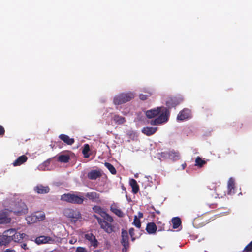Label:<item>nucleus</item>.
I'll list each match as a JSON object with an SVG mask.
<instances>
[{"mask_svg": "<svg viewBox=\"0 0 252 252\" xmlns=\"http://www.w3.org/2000/svg\"><path fill=\"white\" fill-rule=\"evenodd\" d=\"M146 115L149 118L157 117L150 121L151 125H159L168 121L169 111L165 107H158L147 111Z\"/></svg>", "mask_w": 252, "mask_h": 252, "instance_id": "f257e3e1", "label": "nucleus"}, {"mask_svg": "<svg viewBox=\"0 0 252 252\" xmlns=\"http://www.w3.org/2000/svg\"><path fill=\"white\" fill-rule=\"evenodd\" d=\"M94 216L96 219L101 228L103 229L105 232L107 233H111L115 231V227L112 224L114 220L111 216L109 215V217L111 219L110 220H108L106 217L101 219L96 215H94Z\"/></svg>", "mask_w": 252, "mask_h": 252, "instance_id": "f03ea898", "label": "nucleus"}, {"mask_svg": "<svg viewBox=\"0 0 252 252\" xmlns=\"http://www.w3.org/2000/svg\"><path fill=\"white\" fill-rule=\"evenodd\" d=\"M84 199L83 196L75 194H64L61 196V200L72 203L81 204Z\"/></svg>", "mask_w": 252, "mask_h": 252, "instance_id": "7ed1b4c3", "label": "nucleus"}, {"mask_svg": "<svg viewBox=\"0 0 252 252\" xmlns=\"http://www.w3.org/2000/svg\"><path fill=\"white\" fill-rule=\"evenodd\" d=\"M7 233L9 235V237L10 238L11 241H13L15 242L22 241L26 236L25 233L18 232L15 229L7 230Z\"/></svg>", "mask_w": 252, "mask_h": 252, "instance_id": "20e7f679", "label": "nucleus"}, {"mask_svg": "<svg viewBox=\"0 0 252 252\" xmlns=\"http://www.w3.org/2000/svg\"><path fill=\"white\" fill-rule=\"evenodd\" d=\"M134 94L132 93L122 94L116 96L114 99V103L116 105H120L126 103L134 97Z\"/></svg>", "mask_w": 252, "mask_h": 252, "instance_id": "39448f33", "label": "nucleus"}, {"mask_svg": "<svg viewBox=\"0 0 252 252\" xmlns=\"http://www.w3.org/2000/svg\"><path fill=\"white\" fill-rule=\"evenodd\" d=\"M57 241L58 239L55 236L50 237L43 235L37 237L35 239L36 243L38 245L46 243L53 244Z\"/></svg>", "mask_w": 252, "mask_h": 252, "instance_id": "423d86ee", "label": "nucleus"}, {"mask_svg": "<svg viewBox=\"0 0 252 252\" xmlns=\"http://www.w3.org/2000/svg\"><path fill=\"white\" fill-rule=\"evenodd\" d=\"M27 210L26 204L24 202H20L15 204L11 211L16 215H22L26 214Z\"/></svg>", "mask_w": 252, "mask_h": 252, "instance_id": "0eeeda50", "label": "nucleus"}, {"mask_svg": "<svg viewBox=\"0 0 252 252\" xmlns=\"http://www.w3.org/2000/svg\"><path fill=\"white\" fill-rule=\"evenodd\" d=\"M64 215L71 219L72 221H76L80 217V212L77 210L67 208L64 211Z\"/></svg>", "mask_w": 252, "mask_h": 252, "instance_id": "6e6552de", "label": "nucleus"}, {"mask_svg": "<svg viewBox=\"0 0 252 252\" xmlns=\"http://www.w3.org/2000/svg\"><path fill=\"white\" fill-rule=\"evenodd\" d=\"M11 211L5 210L0 212V223H7L11 220L10 213Z\"/></svg>", "mask_w": 252, "mask_h": 252, "instance_id": "1a4fd4ad", "label": "nucleus"}, {"mask_svg": "<svg viewBox=\"0 0 252 252\" xmlns=\"http://www.w3.org/2000/svg\"><path fill=\"white\" fill-rule=\"evenodd\" d=\"M85 238L88 241L91 246H93L94 248H96L98 246V242L96 239L95 236L92 233H89L86 234L85 235Z\"/></svg>", "mask_w": 252, "mask_h": 252, "instance_id": "9d476101", "label": "nucleus"}, {"mask_svg": "<svg viewBox=\"0 0 252 252\" xmlns=\"http://www.w3.org/2000/svg\"><path fill=\"white\" fill-rule=\"evenodd\" d=\"M85 196L93 202L96 203L101 202V200L99 199V195L95 192H88L86 193Z\"/></svg>", "mask_w": 252, "mask_h": 252, "instance_id": "9b49d317", "label": "nucleus"}, {"mask_svg": "<svg viewBox=\"0 0 252 252\" xmlns=\"http://www.w3.org/2000/svg\"><path fill=\"white\" fill-rule=\"evenodd\" d=\"M93 211L98 214H99L102 218L106 217L107 220H111V218L109 217V215L106 213L103 209L99 206H94L93 208Z\"/></svg>", "mask_w": 252, "mask_h": 252, "instance_id": "f8f14e48", "label": "nucleus"}, {"mask_svg": "<svg viewBox=\"0 0 252 252\" xmlns=\"http://www.w3.org/2000/svg\"><path fill=\"white\" fill-rule=\"evenodd\" d=\"M10 238L7 233V230L3 232L2 236H0V245L1 246H6L11 242Z\"/></svg>", "mask_w": 252, "mask_h": 252, "instance_id": "ddd939ff", "label": "nucleus"}, {"mask_svg": "<svg viewBox=\"0 0 252 252\" xmlns=\"http://www.w3.org/2000/svg\"><path fill=\"white\" fill-rule=\"evenodd\" d=\"M190 117V111L189 109H184L180 112L177 116V119L179 120H184Z\"/></svg>", "mask_w": 252, "mask_h": 252, "instance_id": "4468645a", "label": "nucleus"}, {"mask_svg": "<svg viewBox=\"0 0 252 252\" xmlns=\"http://www.w3.org/2000/svg\"><path fill=\"white\" fill-rule=\"evenodd\" d=\"M34 190L39 194H44L49 191V188L47 186L37 185L35 187Z\"/></svg>", "mask_w": 252, "mask_h": 252, "instance_id": "2eb2a0df", "label": "nucleus"}, {"mask_svg": "<svg viewBox=\"0 0 252 252\" xmlns=\"http://www.w3.org/2000/svg\"><path fill=\"white\" fill-rule=\"evenodd\" d=\"M122 244L126 249L128 247V234L126 231H123L122 232Z\"/></svg>", "mask_w": 252, "mask_h": 252, "instance_id": "dca6fc26", "label": "nucleus"}, {"mask_svg": "<svg viewBox=\"0 0 252 252\" xmlns=\"http://www.w3.org/2000/svg\"><path fill=\"white\" fill-rule=\"evenodd\" d=\"M157 130V127H146L143 128L142 132L147 136H150L154 134Z\"/></svg>", "mask_w": 252, "mask_h": 252, "instance_id": "f3484780", "label": "nucleus"}, {"mask_svg": "<svg viewBox=\"0 0 252 252\" xmlns=\"http://www.w3.org/2000/svg\"><path fill=\"white\" fill-rule=\"evenodd\" d=\"M28 158L25 155H22L20 157H19L13 163V166H19L23 164V163L25 162Z\"/></svg>", "mask_w": 252, "mask_h": 252, "instance_id": "a211bd4d", "label": "nucleus"}, {"mask_svg": "<svg viewBox=\"0 0 252 252\" xmlns=\"http://www.w3.org/2000/svg\"><path fill=\"white\" fill-rule=\"evenodd\" d=\"M235 186V180L233 178H230L227 184V188L228 190V193L229 194H232L234 193V191H232L234 189Z\"/></svg>", "mask_w": 252, "mask_h": 252, "instance_id": "6ab92c4d", "label": "nucleus"}, {"mask_svg": "<svg viewBox=\"0 0 252 252\" xmlns=\"http://www.w3.org/2000/svg\"><path fill=\"white\" fill-rule=\"evenodd\" d=\"M157 226L153 222L148 223L146 227V230L149 234H154L157 230Z\"/></svg>", "mask_w": 252, "mask_h": 252, "instance_id": "aec40b11", "label": "nucleus"}, {"mask_svg": "<svg viewBox=\"0 0 252 252\" xmlns=\"http://www.w3.org/2000/svg\"><path fill=\"white\" fill-rule=\"evenodd\" d=\"M60 138L64 143L68 145H72L74 142V139L70 138L69 136L64 134L60 135Z\"/></svg>", "mask_w": 252, "mask_h": 252, "instance_id": "412c9836", "label": "nucleus"}, {"mask_svg": "<svg viewBox=\"0 0 252 252\" xmlns=\"http://www.w3.org/2000/svg\"><path fill=\"white\" fill-rule=\"evenodd\" d=\"M101 175L100 173L96 170H93L90 172L88 174V177L91 180H95L99 177Z\"/></svg>", "mask_w": 252, "mask_h": 252, "instance_id": "4be33fe9", "label": "nucleus"}, {"mask_svg": "<svg viewBox=\"0 0 252 252\" xmlns=\"http://www.w3.org/2000/svg\"><path fill=\"white\" fill-rule=\"evenodd\" d=\"M111 211L119 217H122L123 213L115 205H112L110 208Z\"/></svg>", "mask_w": 252, "mask_h": 252, "instance_id": "5701e85b", "label": "nucleus"}, {"mask_svg": "<svg viewBox=\"0 0 252 252\" xmlns=\"http://www.w3.org/2000/svg\"><path fill=\"white\" fill-rule=\"evenodd\" d=\"M130 185L132 188V191L134 193H136L139 190V187L137 185L136 181L134 179H131L130 180Z\"/></svg>", "mask_w": 252, "mask_h": 252, "instance_id": "b1692460", "label": "nucleus"}, {"mask_svg": "<svg viewBox=\"0 0 252 252\" xmlns=\"http://www.w3.org/2000/svg\"><path fill=\"white\" fill-rule=\"evenodd\" d=\"M169 158L173 160H178L180 158L179 154L174 151H170L169 152Z\"/></svg>", "mask_w": 252, "mask_h": 252, "instance_id": "393cba45", "label": "nucleus"}, {"mask_svg": "<svg viewBox=\"0 0 252 252\" xmlns=\"http://www.w3.org/2000/svg\"><path fill=\"white\" fill-rule=\"evenodd\" d=\"M27 222L29 224H32L37 222V220L34 214H32L26 218Z\"/></svg>", "mask_w": 252, "mask_h": 252, "instance_id": "a878e982", "label": "nucleus"}, {"mask_svg": "<svg viewBox=\"0 0 252 252\" xmlns=\"http://www.w3.org/2000/svg\"><path fill=\"white\" fill-rule=\"evenodd\" d=\"M172 222L173 223V227L174 229L177 228L181 224V220L178 217L172 219Z\"/></svg>", "mask_w": 252, "mask_h": 252, "instance_id": "bb28decb", "label": "nucleus"}, {"mask_svg": "<svg viewBox=\"0 0 252 252\" xmlns=\"http://www.w3.org/2000/svg\"><path fill=\"white\" fill-rule=\"evenodd\" d=\"M37 221H40L45 219V215L43 212H38L34 214Z\"/></svg>", "mask_w": 252, "mask_h": 252, "instance_id": "cd10ccee", "label": "nucleus"}, {"mask_svg": "<svg viewBox=\"0 0 252 252\" xmlns=\"http://www.w3.org/2000/svg\"><path fill=\"white\" fill-rule=\"evenodd\" d=\"M69 157L67 155H61L58 157V160L61 162L66 163L69 160Z\"/></svg>", "mask_w": 252, "mask_h": 252, "instance_id": "c85d7f7f", "label": "nucleus"}, {"mask_svg": "<svg viewBox=\"0 0 252 252\" xmlns=\"http://www.w3.org/2000/svg\"><path fill=\"white\" fill-rule=\"evenodd\" d=\"M114 121L118 124H123L125 122V118L121 116L116 115L113 118Z\"/></svg>", "mask_w": 252, "mask_h": 252, "instance_id": "c756f323", "label": "nucleus"}, {"mask_svg": "<svg viewBox=\"0 0 252 252\" xmlns=\"http://www.w3.org/2000/svg\"><path fill=\"white\" fill-rule=\"evenodd\" d=\"M206 163L205 160H202L199 157H197L195 159V165L199 167H202Z\"/></svg>", "mask_w": 252, "mask_h": 252, "instance_id": "7c9ffc66", "label": "nucleus"}, {"mask_svg": "<svg viewBox=\"0 0 252 252\" xmlns=\"http://www.w3.org/2000/svg\"><path fill=\"white\" fill-rule=\"evenodd\" d=\"M105 166L107 167V168L110 171V172L113 174H115L116 173V171L114 167L111 165L109 163H105Z\"/></svg>", "mask_w": 252, "mask_h": 252, "instance_id": "2f4dec72", "label": "nucleus"}, {"mask_svg": "<svg viewBox=\"0 0 252 252\" xmlns=\"http://www.w3.org/2000/svg\"><path fill=\"white\" fill-rule=\"evenodd\" d=\"M90 150L89 146L86 144L84 146V148L82 151L83 154L84 155L85 158H88L89 155L88 154V152Z\"/></svg>", "mask_w": 252, "mask_h": 252, "instance_id": "473e14b6", "label": "nucleus"}, {"mask_svg": "<svg viewBox=\"0 0 252 252\" xmlns=\"http://www.w3.org/2000/svg\"><path fill=\"white\" fill-rule=\"evenodd\" d=\"M133 223L134 225L137 228H139L141 227L140 221L137 216H134Z\"/></svg>", "mask_w": 252, "mask_h": 252, "instance_id": "72a5a7b5", "label": "nucleus"}, {"mask_svg": "<svg viewBox=\"0 0 252 252\" xmlns=\"http://www.w3.org/2000/svg\"><path fill=\"white\" fill-rule=\"evenodd\" d=\"M176 105H177V104L175 102H174L173 99H172L166 102V105L169 108L174 107Z\"/></svg>", "mask_w": 252, "mask_h": 252, "instance_id": "f704fd0d", "label": "nucleus"}, {"mask_svg": "<svg viewBox=\"0 0 252 252\" xmlns=\"http://www.w3.org/2000/svg\"><path fill=\"white\" fill-rule=\"evenodd\" d=\"M76 252H87V251L85 248L79 247L77 248Z\"/></svg>", "mask_w": 252, "mask_h": 252, "instance_id": "c9c22d12", "label": "nucleus"}, {"mask_svg": "<svg viewBox=\"0 0 252 252\" xmlns=\"http://www.w3.org/2000/svg\"><path fill=\"white\" fill-rule=\"evenodd\" d=\"M169 152H163L161 153V157L164 159L169 158Z\"/></svg>", "mask_w": 252, "mask_h": 252, "instance_id": "e433bc0d", "label": "nucleus"}, {"mask_svg": "<svg viewBox=\"0 0 252 252\" xmlns=\"http://www.w3.org/2000/svg\"><path fill=\"white\" fill-rule=\"evenodd\" d=\"M245 250L252 252V241L246 247Z\"/></svg>", "mask_w": 252, "mask_h": 252, "instance_id": "4c0bfd02", "label": "nucleus"}, {"mask_svg": "<svg viewBox=\"0 0 252 252\" xmlns=\"http://www.w3.org/2000/svg\"><path fill=\"white\" fill-rule=\"evenodd\" d=\"M140 98L141 99V100H145L148 97V95H144L143 94H141L140 95Z\"/></svg>", "mask_w": 252, "mask_h": 252, "instance_id": "58836bf2", "label": "nucleus"}, {"mask_svg": "<svg viewBox=\"0 0 252 252\" xmlns=\"http://www.w3.org/2000/svg\"><path fill=\"white\" fill-rule=\"evenodd\" d=\"M77 241V239L76 238H72L70 240H69V243L71 244H73L74 243H75Z\"/></svg>", "mask_w": 252, "mask_h": 252, "instance_id": "ea45409f", "label": "nucleus"}, {"mask_svg": "<svg viewBox=\"0 0 252 252\" xmlns=\"http://www.w3.org/2000/svg\"><path fill=\"white\" fill-rule=\"evenodd\" d=\"M4 131V129L3 128V127L0 125V135L3 134Z\"/></svg>", "mask_w": 252, "mask_h": 252, "instance_id": "a19ab883", "label": "nucleus"}, {"mask_svg": "<svg viewBox=\"0 0 252 252\" xmlns=\"http://www.w3.org/2000/svg\"><path fill=\"white\" fill-rule=\"evenodd\" d=\"M133 231H134V229L133 228H130L129 230V234L130 235H131V237H132L133 236Z\"/></svg>", "mask_w": 252, "mask_h": 252, "instance_id": "79ce46f5", "label": "nucleus"}, {"mask_svg": "<svg viewBox=\"0 0 252 252\" xmlns=\"http://www.w3.org/2000/svg\"><path fill=\"white\" fill-rule=\"evenodd\" d=\"M3 252H15L14 250L8 249L4 251Z\"/></svg>", "mask_w": 252, "mask_h": 252, "instance_id": "37998d69", "label": "nucleus"}, {"mask_svg": "<svg viewBox=\"0 0 252 252\" xmlns=\"http://www.w3.org/2000/svg\"><path fill=\"white\" fill-rule=\"evenodd\" d=\"M137 217H138V218L139 219H140V218H142L143 217V213H141V212H139L138 214V216H137Z\"/></svg>", "mask_w": 252, "mask_h": 252, "instance_id": "c03bdc74", "label": "nucleus"}, {"mask_svg": "<svg viewBox=\"0 0 252 252\" xmlns=\"http://www.w3.org/2000/svg\"><path fill=\"white\" fill-rule=\"evenodd\" d=\"M21 247L25 250H26L27 249V245L26 244H22L21 245Z\"/></svg>", "mask_w": 252, "mask_h": 252, "instance_id": "a18cd8bd", "label": "nucleus"}, {"mask_svg": "<svg viewBox=\"0 0 252 252\" xmlns=\"http://www.w3.org/2000/svg\"><path fill=\"white\" fill-rule=\"evenodd\" d=\"M186 165L185 164H183L182 165V166H183V168L184 169Z\"/></svg>", "mask_w": 252, "mask_h": 252, "instance_id": "49530a36", "label": "nucleus"}, {"mask_svg": "<svg viewBox=\"0 0 252 252\" xmlns=\"http://www.w3.org/2000/svg\"><path fill=\"white\" fill-rule=\"evenodd\" d=\"M94 252H100V251H98V250H97V251H94Z\"/></svg>", "mask_w": 252, "mask_h": 252, "instance_id": "de8ad7c7", "label": "nucleus"}]
</instances>
